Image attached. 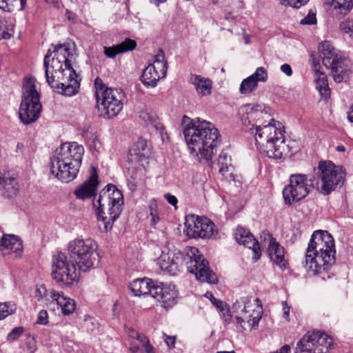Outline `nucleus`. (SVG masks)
<instances>
[{
  "label": "nucleus",
  "mask_w": 353,
  "mask_h": 353,
  "mask_svg": "<svg viewBox=\"0 0 353 353\" xmlns=\"http://www.w3.org/2000/svg\"><path fill=\"white\" fill-rule=\"evenodd\" d=\"M167 69L168 63L165 61L164 52L160 50L155 55L153 63L144 69L141 75L142 83L147 86H156L157 82L165 76Z\"/></svg>",
  "instance_id": "obj_16"
},
{
  "label": "nucleus",
  "mask_w": 353,
  "mask_h": 353,
  "mask_svg": "<svg viewBox=\"0 0 353 353\" xmlns=\"http://www.w3.org/2000/svg\"><path fill=\"white\" fill-rule=\"evenodd\" d=\"M317 174L321 182V187L319 185V181L314 176L308 177L303 174H291L289 183L283 190L285 203L291 205L299 202L314 188L319 190L324 194H328L344 178L342 170L330 161L319 162Z\"/></svg>",
  "instance_id": "obj_2"
},
{
  "label": "nucleus",
  "mask_w": 353,
  "mask_h": 353,
  "mask_svg": "<svg viewBox=\"0 0 353 353\" xmlns=\"http://www.w3.org/2000/svg\"><path fill=\"white\" fill-rule=\"evenodd\" d=\"M333 345L332 338L324 332H307L297 342L295 353H327Z\"/></svg>",
  "instance_id": "obj_14"
},
{
  "label": "nucleus",
  "mask_w": 353,
  "mask_h": 353,
  "mask_svg": "<svg viewBox=\"0 0 353 353\" xmlns=\"http://www.w3.org/2000/svg\"><path fill=\"white\" fill-rule=\"evenodd\" d=\"M42 109L39 94L35 88L34 81L30 79L26 81L22 88V99L19 109L21 121L26 125L36 121Z\"/></svg>",
  "instance_id": "obj_12"
},
{
  "label": "nucleus",
  "mask_w": 353,
  "mask_h": 353,
  "mask_svg": "<svg viewBox=\"0 0 353 353\" xmlns=\"http://www.w3.org/2000/svg\"><path fill=\"white\" fill-rule=\"evenodd\" d=\"M217 353H234V351H231V352L223 351V352H218Z\"/></svg>",
  "instance_id": "obj_64"
},
{
  "label": "nucleus",
  "mask_w": 353,
  "mask_h": 353,
  "mask_svg": "<svg viewBox=\"0 0 353 353\" xmlns=\"http://www.w3.org/2000/svg\"><path fill=\"white\" fill-rule=\"evenodd\" d=\"M24 329L23 327H17L14 328L10 333L8 335V340L14 341L17 340L23 332Z\"/></svg>",
  "instance_id": "obj_42"
},
{
  "label": "nucleus",
  "mask_w": 353,
  "mask_h": 353,
  "mask_svg": "<svg viewBox=\"0 0 353 353\" xmlns=\"http://www.w3.org/2000/svg\"><path fill=\"white\" fill-rule=\"evenodd\" d=\"M199 252V250L194 247L191 248L185 254L181 252H162L157 259V264L162 270L172 275L176 274L180 267L185 265L188 271L194 274L200 281L216 283V274L210 270L208 261Z\"/></svg>",
  "instance_id": "obj_3"
},
{
  "label": "nucleus",
  "mask_w": 353,
  "mask_h": 353,
  "mask_svg": "<svg viewBox=\"0 0 353 353\" xmlns=\"http://www.w3.org/2000/svg\"><path fill=\"white\" fill-rule=\"evenodd\" d=\"M322 98L327 99L330 95V90L328 85L317 89Z\"/></svg>",
  "instance_id": "obj_49"
},
{
  "label": "nucleus",
  "mask_w": 353,
  "mask_h": 353,
  "mask_svg": "<svg viewBox=\"0 0 353 353\" xmlns=\"http://www.w3.org/2000/svg\"><path fill=\"white\" fill-rule=\"evenodd\" d=\"M2 195L5 197L11 198L15 196L19 192V184L13 177H5L2 181Z\"/></svg>",
  "instance_id": "obj_31"
},
{
  "label": "nucleus",
  "mask_w": 353,
  "mask_h": 353,
  "mask_svg": "<svg viewBox=\"0 0 353 353\" xmlns=\"http://www.w3.org/2000/svg\"><path fill=\"white\" fill-rule=\"evenodd\" d=\"M183 134L192 154L199 161L210 162L221 142L219 132L214 125L199 118L184 126Z\"/></svg>",
  "instance_id": "obj_4"
},
{
  "label": "nucleus",
  "mask_w": 353,
  "mask_h": 353,
  "mask_svg": "<svg viewBox=\"0 0 353 353\" xmlns=\"http://www.w3.org/2000/svg\"><path fill=\"white\" fill-rule=\"evenodd\" d=\"M17 307L15 304L12 303H0V319H3L13 314Z\"/></svg>",
  "instance_id": "obj_38"
},
{
  "label": "nucleus",
  "mask_w": 353,
  "mask_h": 353,
  "mask_svg": "<svg viewBox=\"0 0 353 353\" xmlns=\"http://www.w3.org/2000/svg\"><path fill=\"white\" fill-rule=\"evenodd\" d=\"M98 184L97 170L92 167L90 178L74 190V194L81 199L90 198L95 194Z\"/></svg>",
  "instance_id": "obj_21"
},
{
  "label": "nucleus",
  "mask_w": 353,
  "mask_h": 353,
  "mask_svg": "<svg viewBox=\"0 0 353 353\" xmlns=\"http://www.w3.org/2000/svg\"><path fill=\"white\" fill-rule=\"evenodd\" d=\"M130 350L132 353H136L139 351V347L137 345H132L131 347H130Z\"/></svg>",
  "instance_id": "obj_59"
},
{
  "label": "nucleus",
  "mask_w": 353,
  "mask_h": 353,
  "mask_svg": "<svg viewBox=\"0 0 353 353\" xmlns=\"http://www.w3.org/2000/svg\"><path fill=\"white\" fill-rule=\"evenodd\" d=\"M98 245L92 239H75L68 243V254L77 265L79 270L87 272L98 266L99 255Z\"/></svg>",
  "instance_id": "obj_10"
},
{
  "label": "nucleus",
  "mask_w": 353,
  "mask_h": 353,
  "mask_svg": "<svg viewBox=\"0 0 353 353\" xmlns=\"http://www.w3.org/2000/svg\"><path fill=\"white\" fill-rule=\"evenodd\" d=\"M83 154V147L76 142L61 144L51 157L50 172L61 182L72 181L79 172Z\"/></svg>",
  "instance_id": "obj_6"
},
{
  "label": "nucleus",
  "mask_w": 353,
  "mask_h": 353,
  "mask_svg": "<svg viewBox=\"0 0 353 353\" xmlns=\"http://www.w3.org/2000/svg\"><path fill=\"white\" fill-rule=\"evenodd\" d=\"M205 296L211 301L212 303L217 309L220 310L221 311L223 310L224 303L222 301L216 299L211 292H206Z\"/></svg>",
  "instance_id": "obj_43"
},
{
  "label": "nucleus",
  "mask_w": 353,
  "mask_h": 353,
  "mask_svg": "<svg viewBox=\"0 0 353 353\" xmlns=\"http://www.w3.org/2000/svg\"><path fill=\"white\" fill-rule=\"evenodd\" d=\"M81 271L64 253L58 252L52 256V276L59 285L70 286L77 283Z\"/></svg>",
  "instance_id": "obj_13"
},
{
  "label": "nucleus",
  "mask_w": 353,
  "mask_h": 353,
  "mask_svg": "<svg viewBox=\"0 0 353 353\" xmlns=\"http://www.w3.org/2000/svg\"><path fill=\"white\" fill-rule=\"evenodd\" d=\"M150 155V149L148 147L145 139L139 138L131 147L128 156V161L132 165L141 163L145 161Z\"/></svg>",
  "instance_id": "obj_19"
},
{
  "label": "nucleus",
  "mask_w": 353,
  "mask_h": 353,
  "mask_svg": "<svg viewBox=\"0 0 353 353\" xmlns=\"http://www.w3.org/2000/svg\"><path fill=\"white\" fill-rule=\"evenodd\" d=\"M57 294L54 290H47L43 285L38 286L35 290V297L38 301H41L46 305L54 303Z\"/></svg>",
  "instance_id": "obj_30"
},
{
  "label": "nucleus",
  "mask_w": 353,
  "mask_h": 353,
  "mask_svg": "<svg viewBox=\"0 0 353 353\" xmlns=\"http://www.w3.org/2000/svg\"><path fill=\"white\" fill-rule=\"evenodd\" d=\"M94 85L99 115L105 119L116 117L123 108L125 100L124 92L119 88L106 86L99 77L95 79Z\"/></svg>",
  "instance_id": "obj_9"
},
{
  "label": "nucleus",
  "mask_w": 353,
  "mask_h": 353,
  "mask_svg": "<svg viewBox=\"0 0 353 353\" xmlns=\"http://www.w3.org/2000/svg\"><path fill=\"white\" fill-rule=\"evenodd\" d=\"M50 50L45 56V75L48 84L59 94L67 97L76 94L79 89L80 83L77 80V74L71 63H61L57 60H52L50 65Z\"/></svg>",
  "instance_id": "obj_7"
},
{
  "label": "nucleus",
  "mask_w": 353,
  "mask_h": 353,
  "mask_svg": "<svg viewBox=\"0 0 353 353\" xmlns=\"http://www.w3.org/2000/svg\"><path fill=\"white\" fill-rule=\"evenodd\" d=\"M331 6L333 17L341 19L347 15L353 8V0H325Z\"/></svg>",
  "instance_id": "obj_22"
},
{
  "label": "nucleus",
  "mask_w": 353,
  "mask_h": 353,
  "mask_svg": "<svg viewBox=\"0 0 353 353\" xmlns=\"http://www.w3.org/2000/svg\"><path fill=\"white\" fill-rule=\"evenodd\" d=\"M190 82L193 84L198 94L201 96L210 94L212 89V81L200 75L192 74L190 78Z\"/></svg>",
  "instance_id": "obj_28"
},
{
  "label": "nucleus",
  "mask_w": 353,
  "mask_h": 353,
  "mask_svg": "<svg viewBox=\"0 0 353 353\" xmlns=\"http://www.w3.org/2000/svg\"><path fill=\"white\" fill-rule=\"evenodd\" d=\"M241 110L243 124L254 134L261 153L276 159L290 155L291 149L285 143L282 125L272 117L269 108L263 104H246Z\"/></svg>",
  "instance_id": "obj_1"
},
{
  "label": "nucleus",
  "mask_w": 353,
  "mask_h": 353,
  "mask_svg": "<svg viewBox=\"0 0 353 353\" xmlns=\"http://www.w3.org/2000/svg\"><path fill=\"white\" fill-rule=\"evenodd\" d=\"M137 335H140V334L139 332H137V331H135L134 330H130V336L131 338L137 339Z\"/></svg>",
  "instance_id": "obj_58"
},
{
  "label": "nucleus",
  "mask_w": 353,
  "mask_h": 353,
  "mask_svg": "<svg viewBox=\"0 0 353 353\" xmlns=\"http://www.w3.org/2000/svg\"><path fill=\"white\" fill-rule=\"evenodd\" d=\"M0 250L7 251L6 254L15 253V256H18L23 250L22 242L15 235L4 234L0 240Z\"/></svg>",
  "instance_id": "obj_23"
},
{
  "label": "nucleus",
  "mask_w": 353,
  "mask_h": 353,
  "mask_svg": "<svg viewBox=\"0 0 353 353\" xmlns=\"http://www.w3.org/2000/svg\"><path fill=\"white\" fill-rule=\"evenodd\" d=\"M48 315L46 310H41L38 314L37 323L41 325H47L48 323Z\"/></svg>",
  "instance_id": "obj_45"
},
{
  "label": "nucleus",
  "mask_w": 353,
  "mask_h": 353,
  "mask_svg": "<svg viewBox=\"0 0 353 353\" xmlns=\"http://www.w3.org/2000/svg\"><path fill=\"white\" fill-rule=\"evenodd\" d=\"M145 353H155L154 347L150 344L145 348Z\"/></svg>",
  "instance_id": "obj_56"
},
{
  "label": "nucleus",
  "mask_w": 353,
  "mask_h": 353,
  "mask_svg": "<svg viewBox=\"0 0 353 353\" xmlns=\"http://www.w3.org/2000/svg\"><path fill=\"white\" fill-rule=\"evenodd\" d=\"M302 25H314L316 23V12L310 10L307 15L301 20Z\"/></svg>",
  "instance_id": "obj_41"
},
{
  "label": "nucleus",
  "mask_w": 353,
  "mask_h": 353,
  "mask_svg": "<svg viewBox=\"0 0 353 353\" xmlns=\"http://www.w3.org/2000/svg\"><path fill=\"white\" fill-rule=\"evenodd\" d=\"M224 18L225 20H228L230 21H234L235 19V17L233 16L231 12H228L227 14H225Z\"/></svg>",
  "instance_id": "obj_57"
},
{
  "label": "nucleus",
  "mask_w": 353,
  "mask_h": 353,
  "mask_svg": "<svg viewBox=\"0 0 353 353\" xmlns=\"http://www.w3.org/2000/svg\"><path fill=\"white\" fill-rule=\"evenodd\" d=\"M280 4L287 6H291L295 8H299L306 4L309 0H278Z\"/></svg>",
  "instance_id": "obj_40"
},
{
  "label": "nucleus",
  "mask_w": 353,
  "mask_h": 353,
  "mask_svg": "<svg viewBox=\"0 0 353 353\" xmlns=\"http://www.w3.org/2000/svg\"><path fill=\"white\" fill-rule=\"evenodd\" d=\"M267 234L270 239L267 252L271 261L279 268L286 269L288 261L285 258L284 248L277 243L270 234L268 233Z\"/></svg>",
  "instance_id": "obj_20"
},
{
  "label": "nucleus",
  "mask_w": 353,
  "mask_h": 353,
  "mask_svg": "<svg viewBox=\"0 0 353 353\" xmlns=\"http://www.w3.org/2000/svg\"><path fill=\"white\" fill-rule=\"evenodd\" d=\"M137 340L139 341L143 347H145L150 345V341L148 338L144 335L143 334H140V335H137Z\"/></svg>",
  "instance_id": "obj_46"
},
{
  "label": "nucleus",
  "mask_w": 353,
  "mask_h": 353,
  "mask_svg": "<svg viewBox=\"0 0 353 353\" xmlns=\"http://www.w3.org/2000/svg\"><path fill=\"white\" fill-rule=\"evenodd\" d=\"M155 114L150 113L148 111H141L139 112V117L147 124L152 123L155 119Z\"/></svg>",
  "instance_id": "obj_44"
},
{
  "label": "nucleus",
  "mask_w": 353,
  "mask_h": 353,
  "mask_svg": "<svg viewBox=\"0 0 353 353\" xmlns=\"http://www.w3.org/2000/svg\"><path fill=\"white\" fill-rule=\"evenodd\" d=\"M291 348L289 345H285L282 346L279 350L276 351L274 353H290Z\"/></svg>",
  "instance_id": "obj_54"
},
{
  "label": "nucleus",
  "mask_w": 353,
  "mask_h": 353,
  "mask_svg": "<svg viewBox=\"0 0 353 353\" xmlns=\"http://www.w3.org/2000/svg\"><path fill=\"white\" fill-rule=\"evenodd\" d=\"M156 285L149 279H135L130 284V289L134 296L150 294L152 297L153 289Z\"/></svg>",
  "instance_id": "obj_24"
},
{
  "label": "nucleus",
  "mask_w": 353,
  "mask_h": 353,
  "mask_svg": "<svg viewBox=\"0 0 353 353\" xmlns=\"http://www.w3.org/2000/svg\"><path fill=\"white\" fill-rule=\"evenodd\" d=\"M334 241L327 231H315L308 243L302 264L311 275L327 271L335 262Z\"/></svg>",
  "instance_id": "obj_5"
},
{
  "label": "nucleus",
  "mask_w": 353,
  "mask_h": 353,
  "mask_svg": "<svg viewBox=\"0 0 353 353\" xmlns=\"http://www.w3.org/2000/svg\"><path fill=\"white\" fill-rule=\"evenodd\" d=\"M123 204L121 191L113 184L107 185L100 192L99 199L93 202L97 208L99 226L106 231L112 228L114 222L119 218Z\"/></svg>",
  "instance_id": "obj_8"
},
{
  "label": "nucleus",
  "mask_w": 353,
  "mask_h": 353,
  "mask_svg": "<svg viewBox=\"0 0 353 353\" xmlns=\"http://www.w3.org/2000/svg\"><path fill=\"white\" fill-rule=\"evenodd\" d=\"M150 216H152V225L157 224L159 221V215L155 210L151 209Z\"/></svg>",
  "instance_id": "obj_53"
},
{
  "label": "nucleus",
  "mask_w": 353,
  "mask_h": 353,
  "mask_svg": "<svg viewBox=\"0 0 353 353\" xmlns=\"http://www.w3.org/2000/svg\"><path fill=\"white\" fill-rule=\"evenodd\" d=\"M281 70L285 73L287 76H291L292 74V68L291 66L288 64V63H285V64H283L281 66Z\"/></svg>",
  "instance_id": "obj_51"
},
{
  "label": "nucleus",
  "mask_w": 353,
  "mask_h": 353,
  "mask_svg": "<svg viewBox=\"0 0 353 353\" xmlns=\"http://www.w3.org/2000/svg\"><path fill=\"white\" fill-rule=\"evenodd\" d=\"M202 219L194 215H190L186 217L185 226L187 235L192 238H196L199 230L202 225Z\"/></svg>",
  "instance_id": "obj_29"
},
{
  "label": "nucleus",
  "mask_w": 353,
  "mask_h": 353,
  "mask_svg": "<svg viewBox=\"0 0 353 353\" xmlns=\"http://www.w3.org/2000/svg\"><path fill=\"white\" fill-rule=\"evenodd\" d=\"M232 313L235 314L236 323L246 330L258 325L262 316V303L259 299L243 297L232 305Z\"/></svg>",
  "instance_id": "obj_11"
},
{
  "label": "nucleus",
  "mask_w": 353,
  "mask_h": 353,
  "mask_svg": "<svg viewBox=\"0 0 353 353\" xmlns=\"http://www.w3.org/2000/svg\"><path fill=\"white\" fill-rule=\"evenodd\" d=\"M26 0H0V9L11 12L15 8L23 10L25 8Z\"/></svg>",
  "instance_id": "obj_34"
},
{
  "label": "nucleus",
  "mask_w": 353,
  "mask_h": 353,
  "mask_svg": "<svg viewBox=\"0 0 353 353\" xmlns=\"http://www.w3.org/2000/svg\"><path fill=\"white\" fill-rule=\"evenodd\" d=\"M319 49L322 54L323 65L331 70L333 78L336 82H341L347 71L344 68L346 62L339 52L332 46L330 41H325L319 44Z\"/></svg>",
  "instance_id": "obj_15"
},
{
  "label": "nucleus",
  "mask_w": 353,
  "mask_h": 353,
  "mask_svg": "<svg viewBox=\"0 0 353 353\" xmlns=\"http://www.w3.org/2000/svg\"><path fill=\"white\" fill-rule=\"evenodd\" d=\"M153 290L152 297L162 302L164 307H170L174 305L177 297L174 286L157 284Z\"/></svg>",
  "instance_id": "obj_18"
},
{
  "label": "nucleus",
  "mask_w": 353,
  "mask_h": 353,
  "mask_svg": "<svg viewBox=\"0 0 353 353\" xmlns=\"http://www.w3.org/2000/svg\"><path fill=\"white\" fill-rule=\"evenodd\" d=\"M27 346H28V350H29L30 353H33L34 350H33L32 348V347H30V343H28Z\"/></svg>",
  "instance_id": "obj_63"
},
{
  "label": "nucleus",
  "mask_w": 353,
  "mask_h": 353,
  "mask_svg": "<svg viewBox=\"0 0 353 353\" xmlns=\"http://www.w3.org/2000/svg\"><path fill=\"white\" fill-rule=\"evenodd\" d=\"M347 119L350 122L353 123V103L350 105L347 112Z\"/></svg>",
  "instance_id": "obj_55"
},
{
  "label": "nucleus",
  "mask_w": 353,
  "mask_h": 353,
  "mask_svg": "<svg viewBox=\"0 0 353 353\" xmlns=\"http://www.w3.org/2000/svg\"><path fill=\"white\" fill-rule=\"evenodd\" d=\"M282 306H283V316L288 321H289V314H290V307L288 305L287 301H283L282 302Z\"/></svg>",
  "instance_id": "obj_50"
},
{
  "label": "nucleus",
  "mask_w": 353,
  "mask_h": 353,
  "mask_svg": "<svg viewBox=\"0 0 353 353\" xmlns=\"http://www.w3.org/2000/svg\"><path fill=\"white\" fill-rule=\"evenodd\" d=\"M231 161L232 159L228 152L223 150L219 154L218 165L219 172L228 181L234 180V167Z\"/></svg>",
  "instance_id": "obj_25"
},
{
  "label": "nucleus",
  "mask_w": 353,
  "mask_h": 353,
  "mask_svg": "<svg viewBox=\"0 0 353 353\" xmlns=\"http://www.w3.org/2000/svg\"><path fill=\"white\" fill-rule=\"evenodd\" d=\"M316 89L328 85L327 77L323 72L320 71V65L314 63L313 64Z\"/></svg>",
  "instance_id": "obj_36"
},
{
  "label": "nucleus",
  "mask_w": 353,
  "mask_h": 353,
  "mask_svg": "<svg viewBox=\"0 0 353 353\" xmlns=\"http://www.w3.org/2000/svg\"><path fill=\"white\" fill-rule=\"evenodd\" d=\"M216 233L217 231L214 230V223L208 218L203 217L202 225L199 230L197 237L202 239L210 238Z\"/></svg>",
  "instance_id": "obj_33"
},
{
  "label": "nucleus",
  "mask_w": 353,
  "mask_h": 353,
  "mask_svg": "<svg viewBox=\"0 0 353 353\" xmlns=\"http://www.w3.org/2000/svg\"><path fill=\"white\" fill-rule=\"evenodd\" d=\"M165 336V342L166 343L167 345L170 348H173L174 347L175 343V337L174 336H169L165 334H164Z\"/></svg>",
  "instance_id": "obj_52"
},
{
  "label": "nucleus",
  "mask_w": 353,
  "mask_h": 353,
  "mask_svg": "<svg viewBox=\"0 0 353 353\" xmlns=\"http://www.w3.org/2000/svg\"><path fill=\"white\" fill-rule=\"evenodd\" d=\"M10 28H7L6 30H3L1 33V38L3 39H9L11 38L13 34V27L14 25L10 24Z\"/></svg>",
  "instance_id": "obj_47"
},
{
  "label": "nucleus",
  "mask_w": 353,
  "mask_h": 353,
  "mask_svg": "<svg viewBox=\"0 0 353 353\" xmlns=\"http://www.w3.org/2000/svg\"><path fill=\"white\" fill-rule=\"evenodd\" d=\"M258 83L250 76L243 79L240 85L239 92L243 94L253 92L257 88Z\"/></svg>",
  "instance_id": "obj_35"
},
{
  "label": "nucleus",
  "mask_w": 353,
  "mask_h": 353,
  "mask_svg": "<svg viewBox=\"0 0 353 353\" xmlns=\"http://www.w3.org/2000/svg\"><path fill=\"white\" fill-rule=\"evenodd\" d=\"M339 30L343 34L353 39V19L347 18L339 23Z\"/></svg>",
  "instance_id": "obj_37"
},
{
  "label": "nucleus",
  "mask_w": 353,
  "mask_h": 353,
  "mask_svg": "<svg viewBox=\"0 0 353 353\" xmlns=\"http://www.w3.org/2000/svg\"><path fill=\"white\" fill-rule=\"evenodd\" d=\"M164 197L166 199L167 201L172 205L174 206L175 209L177 208L176 204L178 203V199L174 195H172L170 193H167L164 195Z\"/></svg>",
  "instance_id": "obj_48"
},
{
  "label": "nucleus",
  "mask_w": 353,
  "mask_h": 353,
  "mask_svg": "<svg viewBox=\"0 0 353 353\" xmlns=\"http://www.w3.org/2000/svg\"><path fill=\"white\" fill-rule=\"evenodd\" d=\"M234 237L239 245L252 250L254 261L259 259L261 256L259 243L249 230L241 226H238L234 232Z\"/></svg>",
  "instance_id": "obj_17"
},
{
  "label": "nucleus",
  "mask_w": 353,
  "mask_h": 353,
  "mask_svg": "<svg viewBox=\"0 0 353 353\" xmlns=\"http://www.w3.org/2000/svg\"><path fill=\"white\" fill-rule=\"evenodd\" d=\"M154 3L159 5L161 3L165 2L166 0H153Z\"/></svg>",
  "instance_id": "obj_62"
},
{
  "label": "nucleus",
  "mask_w": 353,
  "mask_h": 353,
  "mask_svg": "<svg viewBox=\"0 0 353 353\" xmlns=\"http://www.w3.org/2000/svg\"><path fill=\"white\" fill-rule=\"evenodd\" d=\"M54 302L61 308V311L65 315L72 314L75 310V301L70 298L64 296L59 292L57 294Z\"/></svg>",
  "instance_id": "obj_32"
},
{
  "label": "nucleus",
  "mask_w": 353,
  "mask_h": 353,
  "mask_svg": "<svg viewBox=\"0 0 353 353\" xmlns=\"http://www.w3.org/2000/svg\"><path fill=\"white\" fill-rule=\"evenodd\" d=\"M254 80L256 81V83L261 81L265 82L268 79V72L265 68L259 67L256 68L255 72L250 75Z\"/></svg>",
  "instance_id": "obj_39"
},
{
  "label": "nucleus",
  "mask_w": 353,
  "mask_h": 353,
  "mask_svg": "<svg viewBox=\"0 0 353 353\" xmlns=\"http://www.w3.org/2000/svg\"><path fill=\"white\" fill-rule=\"evenodd\" d=\"M137 46L134 40L127 38L123 42L111 47L103 48L104 54L108 58H114L117 54L134 50Z\"/></svg>",
  "instance_id": "obj_26"
},
{
  "label": "nucleus",
  "mask_w": 353,
  "mask_h": 353,
  "mask_svg": "<svg viewBox=\"0 0 353 353\" xmlns=\"http://www.w3.org/2000/svg\"><path fill=\"white\" fill-rule=\"evenodd\" d=\"M337 151L344 152L345 150V148L343 145H338L336 147Z\"/></svg>",
  "instance_id": "obj_60"
},
{
  "label": "nucleus",
  "mask_w": 353,
  "mask_h": 353,
  "mask_svg": "<svg viewBox=\"0 0 353 353\" xmlns=\"http://www.w3.org/2000/svg\"><path fill=\"white\" fill-rule=\"evenodd\" d=\"M52 51L50 50L51 54L54 53V57L52 60H57L64 64L66 63H71L69 59L70 57L73 55L72 44L63 43L59 44L57 46H52Z\"/></svg>",
  "instance_id": "obj_27"
},
{
  "label": "nucleus",
  "mask_w": 353,
  "mask_h": 353,
  "mask_svg": "<svg viewBox=\"0 0 353 353\" xmlns=\"http://www.w3.org/2000/svg\"><path fill=\"white\" fill-rule=\"evenodd\" d=\"M244 39H245V44H249L250 43V39H249V38H248L247 34H244Z\"/></svg>",
  "instance_id": "obj_61"
}]
</instances>
